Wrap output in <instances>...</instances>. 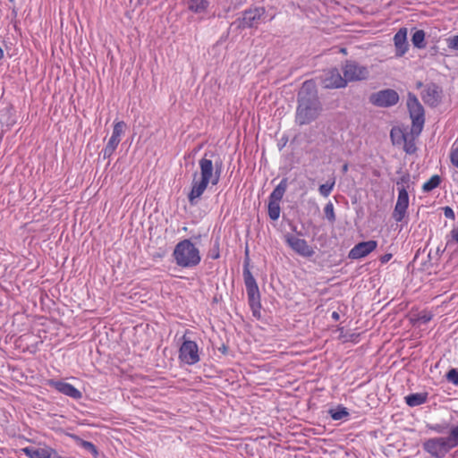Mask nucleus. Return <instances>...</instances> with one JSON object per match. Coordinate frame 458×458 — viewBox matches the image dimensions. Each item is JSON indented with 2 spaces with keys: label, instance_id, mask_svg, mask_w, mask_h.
Instances as JSON below:
<instances>
[{
  "label": "nucleus",
  "instance_id": "nucleus-15",
  "mask_svg": "<svg viewBox=\"0 0 458 458\" xmlns=\"http://www.w3.org/2000/svg\"><path fill=\"white\" fill-rule=\"evenodd\" d=\"M47 385L49 386L55 388L58 392H60L74 400H79L82 397V394L79 389H77L72 385L66 383L64 381L50 379V380H48Z\"/></svg>",
  "mask_w": 458,
  "mask_h": 458
},
{
  "label": "nucleus",
  "instance_id": "nucleus-42",
  "mask_svg": "<svg viewBox=\"0 0 458 458\" xmlns=\"http://www.w3.org/2000/svg\"><path fill=\"white\" fill-rule=\"evenodd\" d=\"M443 210H444V215L446 218H449L452 220L455 219V215H454V212L452 208L446 206L443 208Z\"/></svg>",
  "mask_w": 458,
  "mask_h": 458
},
{
  "label": "nucleus",
  "instance_id": "nucleus-37",
  "mask_svg": "<svg viewBox=\"0 0 458 458\" xmlns=\"http://www.w3.org/2000/svg\"><path fill=\"white\" fill-rule=\"evenodd\" d=\"M116 149V147L113 146V145H110V144H106V147L103 148V150L101 151V154L103 156V158L104 159H107V158H110L111 156L114 154V150Z\"/></svg>",
  "mask_w": 458,
  "mask_h": 458
},
{
  "label": "nucleus",
  "instance_id": "nucleus-41",
  "mask_svg": "<svg viewBox=\"0 0 458 458\" xmlns=\"http://www.w3.org/2000/svg\"><path fill=\"white\" fill-rule=\"evenodd\" d=\"M450 160L453 165L458 168V148L451 151Z\"/></svg>",
  "mask_w": 458,
  "mask_h": 458
},
{
  "label": "nucleus",
  "instance_id": "nucleus-35",
  "mask_svg": "<svg viewBox=\"0 0 458 458\" xmlns=\"http://www.w3.org/2000/svg\"><path fill=\"white\" fill-rule=\"evenodd\" d=\"M208 257L211 258L212 259H219L220 252H219V238L218 237L214 241L213 247L210 249V250L208 252Z\"/></svg>",
  "mask_w": 458,
  "mask_h": 458
},
{
  "label": "nucleus",
  "instance_id": "nucleus-5",
  "mask_svg": "<svg viewBox=\"0 0 458 458\" xmlns=\"http://www.w3.org/2000/svg\"><path fill=\"white\" fill-rule=\"evenodd\" d=\"M407 108L411 119V133L419 136L425 123V110L416 95L409 92L407 95Z\"/></svg>",
  "mask_w": 458,
  "mask_h": 458
},
{
  "label": "nucleus",
  "instance_id": "nucleus-13",
  "mask_svg": "<svg viewBox=\"0 0 458 458\" xmlns=\"http://www.w3.org/2000/svg\"><path fill=\"white\" fill-rule=\"evenodd\" d=\"M320 80L325 89H341L346 86V80L341 75L337 68H332L325 72Z\"/></svg>",
  "mask_w": 458,
  "mask_h": 458
},
{
  "label": "nucleus",
  "instance_id": "nucleus-1",
  "mask_svg": "<svg viewBox=\"0 0 458 458\" xmlns=\"http://www.w3.org/2000/svg\"><path fill=\"white\" fill-rule=\"evenodd\" d=\"M322 110L315 82L304 81L297 94L295 123L300 126L310 124L318 118Z\"/></svg>",
  "mask_w": 458,
  "mask_h": 458
},
{
  "label": "nucleus",
  "instance_id": "nucleus-47",
  "mask_svg": "<svg viewBox=\"0 0 458 458\" xmlns=\"http://www.w3.org/2000/svg\"><path fill=\"white\" fill-rule=\"evenodd\" d=\"M331 318L335 320V321H338L340 319V315L337 311H334L331 315Z\"/></svg>",
  "mask_w": 458,
  "mask_h": 458
},
{
  "label": "nucleus",
  "instance_id": "nucleus-2",
  "mask_svg": "<svg viewBox=\"0 0 458 458\" xmlns=\"http://www.w3.org/2000/svg\"><path fill=\"white\" fill-rule=\"evenodd\" d=\"M173 258L175 264L183 268H193L201 261L199 249L190 239L182 240L175 245Z\"/></svg>",
  "mask_w": 458,
  "mask_h": 458
},
{
  "label": "nucleus",
  "instance_id": "nucleus-40",
  "mask_svg": "<svg viewBox=\"0 0 458 458\" xmlns=\"http://www.w3.org/2000/svg\"><path fill=\"white\" fill-rule=\"evenodd\" d=\"M448 47L458 50V35L453 36L447 39Z\"/></svg>",
  "mask_w": 458,
  "mask_h": 458
},
{
  "label": "nucleus",
  "instance_id": "nucleus-38",
  "mask_svg": "<svg viewBox=\"0 0 458 458\" xmlns=\"http://www.w3.org/2000/svg\"><path fill=\"white\" fill-rule=\"evenodd\" d=\"M431 319H432V314L429 312H427V311H423V312H420V314H418L416 321L422 323V324H427Z\"/></svg>",
  "mask_w": 458,
  "mask_h": 458
},
{
  "label": "nucleus",
  "instance_id": "nucleus-16",
  "mask_svg": "<svg viewBox=\"0 0 458 458\" xmlns=\"http://www.w3.org/2000/svg\"><path fill=\"white\" fill-rule=\"evenodd\" d=\"M196 176L197 173L194 174L191 190L188 194V200L191 206L197 205L199 199L202 196L208 184L211 183V182L203 178L197 181Z\"/></svg>",
  "mask_w": 458,
  "mask_h": 458
},
{
  "label": "nucleus",
  "instance_id": "nucleus-4",
  "mask_svg": "<svg viewBox=\"0 0 458 458\" xmlns=\"http://www.w3.org/2000/svg\"><path fill=\"white\" fill-rule=\"evenodd\" d=\"M200 178L211 182L216 185L220 181L223 163L218 155L213 151H206L199 161Z\"/></svg>",
  "mask_w": 458,
  "mask_h": 458
},
{
  "label": "nucleus",
  "instance_id": "nucleus-53",
  "mask_svg": "<svg viewBox=\"0 0 458 458\" xmlns=\"http://www.w3.org/2000/svg\"><path fill=\"white\" fill-rule=\"evenodd\" d=\"M422 86H423V84H422V82H421V81H419V82L417 83V88H420V87H422Z\"/></svg>",
  "mask_w": 458,
  "mask_h": 458
},
{
  "label": "nucleus",
  "instance_id": "nucleus-14",
  "mask_svg": "<svg viewBox=\"0 0 458 458\" xmlns=\"http://www.w3.org/2000/svg\"><path fill=\"white\" fill-rule=\"evenodd\" d=\"M377 247V242L369 240L366 242H360L354 245V247L349 251L348 258L351 259H360L368 256Z\"/></svg>",
  "mask_w": 458,
  "mask_h": 458
},
{
  "label": "nucleus",
  "instance_id": "nucleus-46",
  "mask_svg": "<svg viewBox=\"0 0 458 458\" xmlns=\"http://www.w3.org/2000/svg\"><path fill=\"white\" fill-rule=\"evenodd\" d=\"M218 350L223 353L226 354L228 352V347L225 344H222L221 347L218 348Z\"/></svg>",
  "mask_w": 458,
  "mask_h": 458
},
{
  "label": "nucleus",
  "instance_id": "nucleus-22",
  "mask_svg": "<svg viewBox=\"0 0 458 458\" xmlns=\"http://www.w3.org/2000/svg\"><path fill=\"white\" fill-rule=\"evenodd\" d=\"M428 393L410 394L404 397L405 403L410 407H415L425 403L428 400Z\"/></svg>",
  "mask_w": 458,
  "mask_h": 458
},
{
  "label": "nucleus",
  "instance_id": "nucleus-29",
  "mask_svg": "<svg viewBox=\"0 0 458 458\" xmlns=\"http://www.w3.org/2000/svg\"><path fill=\"white\" fill-rule=\"evenodd\" d=\"M427 428L437 434H445L450 432V429L452 428L449 422L444 421L441 423H436V424H428Z\"/></svg>",
  "mask_w": 458,
  "mask_h": 458
},
{
  "label": "nucleus",
  "instance_id": "nucleus-45",
  "mask_svg": "<svg viewBox=\"0 0 458 458\" xmlns=\"http://www.w3.org/2000/svg\"><path fill=\"white\" fill-rule=\"evenodd\" d=\"M451 235H452V238L454 239V241H455L458 243V227L454 228L451 231Z\"/></svg>",
  "mask_w": 458,
  "mask_h": 458
},
{
  "label": "nucleus",
  "instance_id": "nucleus-48",
  "mask_svg": "<svg viewBox=\"0 0 458 458\" xmlns=\"http://www.w3.org/2000/svg\"><path fill=\"white\" fill-rule=\"evenodd\" d=\"M246 0H235L236 4L241 5Z\"/></svg>",
  "mask_w": 458,
  "mask_h": 458
},
{
  "label": "nucleus",
  "instance_id": "nucleus-49",
  "mask_svg": "<svg viewBox=\"0 0 458 458\" xmlns=\"http://www.w3.org/2000/svg\"><path fill=\"white\" fill-rule=\"evenodd\" d=\"M4 58V50L0 47V60Z\"/></svg>",
  "mask_w": 458,
  "mask_h": 458
},
{
  "label": "nucleus",
  "instance_id": "nucleus-43",
  "mask_svg": "<svg viewBox=\"0 0 458 458\" xmlns=\"http://www.w3.org/2000/svg\"><path fill=\"white\" fill-rule=\"evenodd\" d=\"M411 180V177H410V174H404L403 175H402V177L397 181V185L399 184H404V183H408Z\"/></svg>",
  "mask_w": 458,
  "mask_h": 458
},
{
  "label": "nucleus",
  "instance_id": "nucleus-31",
  "mask_svg": "<svg viewBox=\"0 0 458 458\" xmlns=\"http://www.w3.org/2000/svg\"><path fill=\"white\" fill-rule=\"evenodd\" d=\"M335 184V177L327 180L326 183L321 184L319 186V188H318L319 193L323 197H328L330 195L331 191H333Z\"/></svg>",
  "mask_w": 458,
  "mask_h": 458
},
{
  "label": "nucleus",
  "instance_id": "nucleus-26",
  "mask_svg": "<svg viewBox=\"0 0 458 458\" xmlns=\"http://www.w3.org/2000/svg\"><path fill=\"white\" fill-rule=\"evenodd\" d=\"M411 43L414 47L422 49L426 47L425 32L422 30H417L411 36Z\"/></svg>",
  "mask_w": 458,
  "mask_h": 458
},
{
  "label": "nucleus",
  "instance_id": "nucleus-12",
  "mask_svg": "<svg viewBox=\"0 0 458 458\" xmlns=\"http://www.w3.org/2000/svg\"><path fill=\"white\" fill-rule=\"evenodd\" d=\"M284 238L288 246L298 255L304 258H311L315 254L314 249L308 244L306 240L297 238L289 233Z\"/></svg>",
  "mask_w": 458,
  "mask_h": 458
},
{
  "label": "nucleus",
  "instance_id": "nucleus-19",
  "mask_svg": "<svg viewBox=\"0 0 458 458\" xmlns=\"http://www.w3.org/2000/svg\"><path fill=\"white\" fill-rule=\"evenodd\" d=\"M126 123L123 121L114 123L112 136L108 140V144L117 148L121 141V136L124 133Z\"/></svg>",
  "mask_w": 458,
  "mask_h": 458
},
{
  "label": "nucleus",
  "instance_id": "nucleus-7",
  "mask_svg": "<svg viewBox=\"0 0 458 458\" xmlns=\"http://www.w3.org/2000/svg\"><path fill=\"white\" fill-rule=\"evenodd\" d=\"M400 100L399 94L393 89H385L373 92L369 97L371 105L377 107L388 108L395 106Z\"/></svg>",
  "mask_w": 458,
  "mask_h": 458
},
{
  "label": "nucleus",
  "instance_id": "nucleus-8",
  "mask_svg": "<svg viewBox=\"0 0 458 458\" xmlns=\"http://www.w3.org/2000/svg\"><path fill=\"white\" fill-rule=\"evenodd\" d=\"M342 70L344 80H346V83L348 81L366 80L369 75V72L367 66L360 65L358 62L353 60H347Z\"/></svg>",
  "mask_w": 458,
  "mask_h": 458
},
{
  "label": "nucleus",
  "instance_id": "nucleus-30",
  "mask_svg": "<svg viewBox=\"0 0 458 458\" xmlns=\"http://www.w3.org/2000/svg\"><path fill=\"white\" fill-rule=\"evenodd\" d=\"M280 202H276L269 200L268 207H267V212L268 216L271 220H277L280 216Z\"/></svg>",
  "mask_w": 458,
  "mask_h": 458
},
{
  "label": "nucleus",
  "instance_id": "nucleus-52",
  "mask_svg": "<svg viewBox=\"0 0 458 458\" xmlns=\"http://www.w3.org/2000/svg\"><path fill=\"white\" fill-rule=\"evenodd\" d=\"M292 230H293V232H297V227H296V225H292Z\"/></svg>",
  "mask_w": 458,
  "mask_h": 458
},
{
  "label": "nucleus",
  "instance_id": "nucleus-39",
  "mask_svg": "<svg viewBox=\"0 0 458 458\" xmlns=\"http://www.w3.org/2000/svg\"><path fill=\"white\" fill-rule=\"evenodd\" d=\"M449 437L454 447L458 446V425L455 427H452L449 432Z\"/></svg>",
  "mask_w": 458,
  "mask_h": 458
},
{
  "label": "nucleus",
  "instance_id": "nucleus-3",
  "mask_svg": "<svg viewBox=\"0 0 458 458\" xmlns=\"http://www.w3.org/2000/svg\"><path fill=\"white\" fill-rule=\"evenodd\" d=\"M248 252H249L248 249H246V257H245L244 262H243L242 276H243L246 292H247V295H248L249 305L252 311V315L256 318L259 319L261 317V315H260V310H261L260 293H259V286L257 284L256 279L254 278V276H252V274L249 268L250 259L248 256Z\"/></svg>",
  "mask_w": 458,
  "mask_h": 458
},
{
  "label": "nucleus",
  "instance_id": "nucleus-9",
  "mask_svg": "<svg viewBox=\"0 0 458 458\" xmlns=\"http://www.w3.org/2000/svg\"><path fill=\"white\" fill-rule=\"evenodd\" d=\"M179 359L187 365H194L199 361V346L191 340L183 336V342L179 349Z\"/></svg>",
  "mask_w": 458,
  "mask_h": 458
},
{
  "label": "nucleus",
  "instance_id": "nucleus-17",
  "mask_svg": "<svg viewBox=\"0 0 458 458\" xmlns=\"http://www.w3.org/2000/svg\"><path fill=\"white\" fill-rule=\"evenodd\" d=\"M394 42L396 49V55L403 56L409 49L407 41V29L401 28L394 37Z\"/></svg>",
  "mask_w": 458,
  "mask_h": 458
},
{
  "label": "nucleus",
  "instance_id": "nucleus-24",
  "mask_svg": "<svg viewBox=\"0 0 458 458\" xmlns=\"http://www.w3.org/2000/svg\"><path fill=\"white\" fill-rule=\"evenodd\" d=\"M330 417L334 420H341L349 417L348 409L339 404L335 408H332L328 411Z\"/></svg>",
  "mask_w": 458,
  "mask_h": 458
},
{
  "label": "nucleus",
  "instance_id": "nucleus-33",
  "mask_svg": "<svg viewBox=\"0 0 458 458\" xmlns=\"http://www.w3.org/2000/svg\"><path fill=\"white\" fill-rule=\"evenodd\" d=\"M324 213H325L327 219L330 223H334L335 221V210H334V205L332 202H328L327 204H326V206L324 208Z\"/></svg>",
  "mask_w": 458,
  "mask_h": 458
},
{
  "label": "nucleus",
  "instance_id": "nucleus-54",
  "mask_svg": "<svg viewBox=\"0 0 458 458\" xmlns=\"http://www.w3.org/2000/svg\"><path fill=\"white\" fill-rule=\"evenodd\" d=\"M10 3H13L14 0H8Z\"/></svg>",
  "mask_w": 458,
  "mask_h": 458
},
{
  "label": "nucleus",
  "instance_id": "nucleus-34",
  "mask_svg": "<svg viewBox=\"0 0 458 458\" xmlns=\"http://www.w3.org/2000/svg\"><path fill=\"white\" fill-rule=\"evenodd\" d=\"M396 202L409 205V195L404 186L398 188V198Z\"/></svg>",
  "mask_w": 458,
  "mask_h": 458
},
{
  "label": "nucleus",
  "instance_id": "nucleus-10",
  "mask_svg": "<svg viewBox=\"0 0 458 458\" xmlns=\"http://www.w3.org/2000/svg\"><path fill=\"white\" fill-rule=\"evenodd\" d=\"M265 9L263 7H256L254 9H248L242 13V17L237 20L238 28H253L256 27L261 18L265 15Z\"/></svg>",
  "mask_w": 458,
  "mask_h": 458
},
{
  "label": "nucleus",
  "instance_id": "nucleus-20",
  "mask_svg": "<svg viewBox=\"0 0 458 458\" xmlns=\"http://www.w3.org/2000/svg\"><path fill=\"white\" fill-rule=\"evenodd\" d=\"M186 5L189 11L200 14L207 12L209 2L208 0H187Z\"/></svg>",
  "mask_w": 458,
  "mask_h": 458
},
{
  "label": "nucleus",
  "instance_id": "nucleus-50",
  "mask_svg": "<svg viewBox=\"0 0 458 458\" xmlns=\"http://www.w3.org/2000/svg\"><path fill=\"white\" fill-rule=\"evenodd\" d=\"M348 170V165L347 164H344L343 165V172H346Z\"/></svg>",
  "mask_w": 458,
  "mask_h": 458
},
{
  "label": "nucleus",
  "instance_id": "nucleus-25",
  "mask_svg": "<svg viewBox=\"0 0 458 458\" xmlns=\"http://www.w3.org/2000/svg\"><path fill=\"white\" fill-rule=\"evenodd\" d=\"M408 137L402 129L394 127L390 131V138L394 145H401Z\"/></svg>",
  "mask_w": 458,
  "mask_h": 458
},
{
  "label": "nucleus",
  "instance_id": "nucleus-21",
  "mask_svg": "<svg viewBox=\"0 0 458 458\" xmlns=\"http://www.w3.org/2000/svg\"><path fill=\"white\" fill-rule=\"evenodd\" d=\"M288 186L287 178H283L278 185L273 190L269 196V200L280 202L283 199Z\"/></svg>",
  "mask_w": 458,
  "mask_h": 458
},
{
  "label": "nucleus",
  "instance_id": "nucleus-18",
  "mask_svg": "<svg viewBox=\"0 0 458 458\" xmlns=\"http://www.w3.org/2000/svg\"><path fill=\"white\" fill-rule=\"evenodd\" d=\"M21 451L30 458H49V452H51V447L26 446Z\"/></svg>",
  "mask_w": 458,
  "mask_h": 458
},
{
  "label": "nucleus",
  "instance_id": "nucleus-32",
  "mask_svg": "<svg viewBox=\"0 0 458 458\" xmlns=\"http://www.w3.org/2000/svg\"><path fill=\"white\" fill-rule=\"evenodd\" d=\"M411 135L412 136L411 138H409V136H408L406 138V140H404V142H403V150L405 151L406 154H409V155H412L417 151V147H416L415 140H414L415 135H413V134H411Z\"/></svg>",
  "mask_w": 458,
  "mask_h": 458
},
{
  "label": "nucleus",
  "instance_id": "nucleus-51",
  "mask_svg": "<svg viewBox=\"0 0 458 458\" xmlns=\"http://www.w3.org/2000/svg\"><path fill=\"white\" fill-rule=\"evenodd\" d=\"M12 13H13L14 16H16V15H17V11H16V9H15V8H13V9L12 10Z\"/></svg>",
  "mask_w": 458,
  "mask_h": 458
},
{
  "label": "nucleus",
  "instance_id": "nucleus-28",
  "mask_svg": "<svg viewBox=\"0 0 458 458\" xmlns=\"http://www.w3.org/2000/svg\"><path fill=\"white\" fill-rule=\"evenodd\" d=\"M441 177L437 174H434L422 185V191L424 192H429L434 189L437 188L441 183Z\"/></svg>",
  "mask_w": 458,
  "mask_h": 458
},
{
  "label": "nucleus",
  "instance_id": "nucleus-36",
  "mask_svg": "<svg viewBox=\"0 0 458 458\" xmlns=\"http://www.w3.org/2000/svg\"><path fill=\"white\" fill-rule=\"evenodd\" d=\"M446 379L458 386V369H451L445 375Z\"/></svg>",
  "mask_w": 458,
  "mask_h": 458
},
{
  "label": "nucleus",
  "instance_id": "nucleus-23",
  "mask_svg": "<svg viewBox=\"0 0 458 458\" xmlns=\"http://www.w3.org/2000/svg\"><path fill=\"white\" fill-rule=\"evenodd\" d=\"M70 437H71V438H72L74 440V442L78 445L82 447L87 452L92 454L94 457H98V448L92 442L86 441V440L81 438L79 436L74 435V434H71Z\"/></svg>",
  "mask_w": 458,
  "mask_h": 458
},
{
  "label": "nucleus",
  "instance_id": "nucleus-44",
  "mask_svg": "<svg viewBox=\"0 0 458 458\" xmlns=\"http://www.w3.org/2000/svg\"><path fill=\"white\" fill-rule=\"evenodd\" d=\"M392 257L393 255L391 253L384 254L379 258V261L381 264H386L392 259Z\"/></svg>",
  "mask_w": 458,
  "mask_h": 458
},
{
  "label": "nucleus",
  "instance_id": "nucleus-27",
  "mask_svg": "<svg viewBox=\"0 0 458 458\" xmlns=\"http://www.w3.org/2000/svg\"><path fill=\"white\" fill-rule=\"evenodd\" d=\"M409 205L395 203L394 209L393 212V217L396 222H402L406 216L407 208Z\"/></svg>",
  "mask_w": 458,
  "mask_h": 458
},
{
  "label": "nucleus",
  "instance_id": "nucleus-11",
  "mask_svg": "<svg viewBox=\"0 0 458 458\" xmlns=\"http://www.w3.org/2000/svg\"><path fill=\"white\" fill-rule=\"evenodd\" d=\"M443 89L437 83L430 82L424 86L421 98L430 107L437 106L442 100Z\"/></svg>",
  "mask_w": 458,
  "mask_h": 458
},
{
  "label": "nucleus",
  "instance_id": "nucleus-6",
  "mask_svg": "<svg viewBox=\"0 0 458 458\" xmlns=\"http://www.w3.org/2000/svg\"><path fill=\"white\" fill-rule=\"evenodd\" d=\"M453 448L454 445L449 435L445 437L429 438L423 443L424 451L436 458H444Z\"/></svg>",
  "mask_w": 458,
  "mask_h": 458
}]
</instances>
